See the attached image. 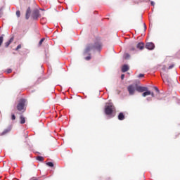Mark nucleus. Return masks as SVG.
Returning a JSON list of instances; mask_svg holds the SVG:
<instances>
[{"label":"nucleus","instance_id":"obj_5","mask_svg":"<svg viewBox=\"0 0 180 180\" xmlns=\"http://www.w3.org/2000/svg\"><path fill=\"white\" fill-rule=\"evenodd\" d=\"M32 17L33 18L34 20H37L39 18H40V11L38 9H35L32 11Z\"/></svg>","mask_w":180,"mask_h":180},{"label":"nucleus","instance_id":"obj_12","mask_svg":"<svg viewBox=\"0 0 180 180\" xmlns=\"http://www.w3.org/2000/svg\"><path fill=\"white\" fill-rule=\"evenodd\" d=\"M136 47L139 49V50H143V49H144V43L143 42H140L136 45Z\"/></svg>","mask_w":180,"mask_h":180},{"label":"nucleus","instance_id":"obj_21","mask_svg":"<svg viewBox=\"0 0 180 180\" xmlns=\"http://www.w3.org/2000/svg\"><path fill=\"white\" fill-rule=\"evenodd\" d=\"M45 39L44 38H42L39 42V46H41V44H43V41H44Z\"/></svg>","mask_w":180,"mask_h":180},{"label":"nucleus","instance_id":"obj_22","mask_svg":"<svg viewBox=\"0 0 180 180\" xmlns=\"http://www.w3.org/2000/svg\"><path fill=\"white\" fill-rule=\"evenodd\" d=\"M16 15L18 18H20V11H16Z\"/></svg>","mask_w":180,"mask_h":180},{"label":"nucleus","instance_id":"obj_27","mask_svg":"<svg viewBox=\"0 0 180 180\" xmlns=\"http://www.w3.org/2000/svg\"><path fill=\"white\" fill-rule=\"evenodd\" d=\"M130 58V54L125 53V58Z\"/></svg>","mask_w":180,"mask_h":180},{"label":"nucleus","instance_id":"obj_31","mask_svg":"<svg viewBox=\"0 0 180 180\" xmlns=\"http://www.w3.org/2000/svg\"><path fill=\"white\" fill-rule=\"evenodd\" d=\"M121 79H124V75H121Z\"/></svg>","mask_w":180,"mask_h":180},{"label":"nucleus","instance_id":"obj_32","mask_svg":"<svg viewBox=\"0 0 180 180\" xmlns=\"http://www.w3.org/2000/svg\"><path fill=\"white\" fill-rule=\"evenodd\" d=\"M150 95H151V96H152L153 98H154V96H155L154 93H153V92L151 93V92H150Z\"/></svg>","mask_w":180,"mask_h":180},{"label":"nucleus","instance_id":"obj_26","mask_svg":"<svg viewBox=\"0 0 180 180\" xmlns=\"http://www.w3.org/2000/svg\"><path fill=\"white\" fill-rule=\"evenodd\" d=\"M11 119L12 120H15L16 119V117L14 115V114H12Z\"/></svg>","mask_w":180,"mask_h":180},{"label":"nucleus","instance_id":"obj_9","mask_svg":"<svg viewBox=\"0 0 180 180\" xmlns=\"http://www.w3.org/2000/svg\"><path fill=\"white\" fill-rule=\"evenodd\" d=\"M11 130H12V128L8 127L6 129H4L3 131V132L1 134H0V136H5L6 134H8V133H9V131H11Z\"/></svg>","mask_w":180,"mask_h":180},{"label":"nucleus","instance_id":"obj_10","mask_svg":"<svg viewBox=\"0 0 180 180\" xmlns=\"http://www.w3.org/2000/svg\"><path fill=\"white\" fill-rule=\"evenodd\" d=\"M130 70V68L127 65H124L122 68V72H127Z\"/></svg>","mask_w":180,"mask_h":180},{"label":"nucleus","instance_id":"obj_8","mask_svg":"<svg viewBox=\"0 0 180 180\" xmlns=\"http://www.w3.org/2000/svg\"><path fill=\"white\" fill-rule=\"evenodd\" d=\"M136 91L137 92H146V91H148V88H147L146 86H139L136 87Z\"/></svg>","mask_w":180,"mask_h":180},{"label":"nucleus","instance_id":"obj_14","mask_svg":"<svg viewBox=\"0 0 180 180\" xmlns=\"http://www.w3.org/2000/svg\"><path fill=\"white\" fill-rule=\"evenodd\" d=\"M148 95H151V91L148 90L145 91V92L142 94V96H143L144 98H146V96H148Z\"/></svg>","mask_w":180,"mask_h":180},{"label":"nucleus","instance_id":"obj_18","mask_svg":"<svg viewBox=\"0 0 180 180\" xmlns=\"http://www.w3.org/2000/svg\"><path fill=\"white\" fill-rule=\"evenodd\" d=\"M46 165H48V167H54V164L51 162H47Z\"/></svg>","mask_w":180,"mask_h":180},{"label":"nucleus","instance_id":"obj_20","mask_svg":"<svg viewBox=\"0 0 180 180\" xmlns=\"http://www.w3.org/2000/svg\"><path fill=\"white\" fill-rule=\"evenodd\" d=\"M4 43V37H0V47L2 46Z\"/></svg>","mask_w":180,"mask_h":180},{"label":"nucleus","instance_id":"obj_17","mask_svg":"<svg viewBox=\"0 0 180 180\" xmlns=\"http://www.w3.org/2000/svg\"><path fill=\"white\" fill-rule=\"evenodd\" d=\"M37 161H40L41 162L44 161V158H43V156H38L37 157Z\"/></svg>","mask_w":180,"mask_h":180},{"label":"nucleus","instance_id":"obj_35","mask_svg":"<svg viewBox=\"0 0 180 180\" xmlns=\"http://www.w3.org/2000/svg\"><path fill=\"white\" fill-rule=\"evenodd\" d=\"M164 70H165V68H163Z\"/></svg>","mask_w":180,"mask_h":180},{"label":"nucleus","instance_id":"obj_7","mask_svg":"<svg viewBox=\"0 0 180 180\" xmlns=\"http://www.w3.org/2000/svg\"><path fill=\"white\" fill-rule=\"evenodd\" d=\"M155 47V46L153 42H148L146 44V49H148V50H154Z\"/></svg>","mask_w":180,"mask_h":180},{"label":"nucleus","instance_id":"obj_33","mask_svg":"<svg viewBox=\"0 0 180 180\" xmlns=\"http://www.w3.org/2000/svg\"><path fill=\"white\" fill-rule=\"evenodd\" d=\"M151 5H153V6H154V3H153V1H151Z\"/></svg>","mask_w":180,"mask_h":180},{"label":"nucleus","instance_id":"obj_23","mask_svg":"<svg viewBox=\"0 0 180 180\" xmlns=\"http://www.w3.org/2000/svg\"><path fill=\"white\" fill-rule=\"evenodd\" d=\"M175 67L174 64H172L171 65L169 66L168 70H172Z\"/></svg>","mask_w":180,"mask_h":180},{"label":"nucleus","instance_id":"obj_24","mask_svg":"<svg viewBox=\"0 0 180 180\" xmlns=\"http://www.w3.org/2000/svg\"><path fill=\"white\" fill-rule=\"evenodd\" d=\"M20 49H22V45L19 44L18 46H17L15 50L18 51Z\"/></svg>","mask_w":180,"mask_h":180},{"label":"nucleus","instance_id":"obj_13","mask_svg":"<svg viewBox=\"0 0 180 180\" xmlns=\"http://www.w3.org/2000/svg\"><path fill=\"white\" fill-rule=\"evenodd\" d=\"M118 119L120 120H124V119H125L124 114L123 112H120L118 115Z\"/></svg>","mask_w":180,"mask_h":180},{"label":"nucleus","instance_id":"obj_15","mask_svg":"<svg viewBox=\"0 0 180 180\" xmlns=\"http://www.w3.org/2000/svg\"><path fill=\"white\" fill-rule=\"evenodd\" d=\"M20 123L21 124H25V123H26V118H25V117H23L22 115H21L20 117Z\"/></svg>","mask_w":180,"mask_h":180},{"label":"nucleus","instance_id":"obj_34","mask_svg":"<svg viewBox=\"0 0 180 180\" xmlns=\"http://www.w3.org/2000/svg\"><path fill=\"white\" fill-rule=\"evenodd\" d=\"M144 27H145V29H146V24H144Z\"/></svg>","mask_w":180,"mask_h":180},{"label":"nucleus","instance_id":"obj_1","mask_svg":"<svg viewBox=\"0 0 180 180\" xmlns=\"http://www.w3.org/2000/svg\"><path fill=\"white\" fill-rule=\"evenodd\" d=\"M101 46L98 43L87 44L85 46L83 54L84 56H86V54H89V52L92 51V50H101Z\"/></svg>","mask_w":180,"mask_h":180},{"label":"nucleus","instance_id":"obj_19","mask_svg":"<svg viewBox=\"0 0 180 180\" xmlns=\"http://www.w3.org/2000/svg\"><path fill=\"white\" fill-rule=\"evenodd\" d=\"M89 55V56H86V58H84L85 60H86V61H89V60H91V53H87Z\"/></svg>","mask_w":180,"mask_h":180},{"label":"nucleus","instance_id":"obj_6","mask_svg":"<svg viewBox=\"0 0 180 180\" xmlns=\"http://www.w3.org/2000/svg\"><path fill=\"white\" fill-rule=\"evenodd\" d=\"M127 89L129 95H134V92L136 91V86H134V85H129L127 87Z\"/></svg>","mask_w":180,"mask_h":180},{"label":"nucleus","instance_id":"obj_4","mask_svg":"<svg viewBox=\"0 0 180 180\" xmlns=\"http://www.w3.org/2000/svg\"><path fill=\"white\" fill-rule=\"evenodd\" d=\"M162 79L163 82H167V85H172V80H171V78L168 77L167 75H161Z\"/></svg>","mask_w":180,"mask_h":180},{"label":"nucleus","instance_id":"obj_25","mask_svg":"<svg viewBox=\"0 0 180 180\" xmlns=\"http://www.w3.org/2000/svg\"><path fill=\"white\" fill-rule=\"evenodd\" d=\"M139 78H143L144 77V74H139L138 76Z\"/></svg>","mask_w":180,"mask_h":180},{"label":"nucleus","instance_id":"obj_16","mask_svg":"<svg viewBox=\"0 0 180 180\" xmlns=\"http://www.w3.org/2000/svg\"><path fill=\"white\" fill-rule=\"evenodd\" d=\"M30 16V8H28L26 12V16H25L26 19L27 20L29 19Z\"/></svg>","mask_w":180,"mask_h":180},{"label":"nucleus","instance_id":"obj_3","mask_svg":"<svg viewBox=\"0 0 180 180\" xmlns=\"http://www.w3.org/2000/svg\"><path fill=\"white\" fill-rule=\"evenodd\" d=\"M115 109V106L110 105H106L105 108V115L110 116V115H112L113 113V110Z\"/></svg>","mask_w":180,"mask_h":180},{"label":"nucleus","instance_id":"obj_11","mask_svg":"<svg viewBox=\"0 0 180 180\" xmlns=\"http://www.w3.org/2000/svg\"><path fill=\"white\" fill-rule=\"evenodd\" d=\"M14 37H12L9 41H8L7 42L5 43V47H9V46L11 45V43L13 42L14 40Z\"/></svg>","mask_w":180,"mask_h":180},{"label":"nucleus","instance_id":"obj_28","mask_svg":"<svg viewBox=\"0 0 180 180\" xmlns=\"http://www.w3.org/2000/svg\"><path fill=\"white\" fill-rule=\"evenodd\" d=\"M6 72L7 74H11V72H12V69H8Z\"/></svg>","mask_w":180,"mask_h":180},{"label":"nucleus","instance_id":"obj_29","mask_svg":"<svg viewBox=\"0 0 180 180\" xmlns=\"http://www.w3.org/2000/svg\"><path fill=\"white\" fill-rule=\"evenodd\" d=\"M130 51H136V48L134 47L131 48Z\"/></svg>","mask_w":180,"mask_h":180},{"label":"nucleus","instance_id":"obj_30","mask_svg":"<svg viewBox=\"0 0 180 180\" xmlns=\"http://www.w3.org/2000/svg\"><path fill=\"white\" fill-rule=\"evenodd\" d=\"M155 91H156V92L160 93V89H158L157 87H154Z\"/></svg>","mask_w":180,"mask_h":180},{"label":"nucleus","instance_id":"obj_2","mask_svg":"<svg viewBox=\"0 0 180 180\" xmlns=\"http://www.w3.org/2000/svg\"><path fill=\"white\" fill-rule=\"evenodd\" d=\"M26 105H27V101H26V99L21 98L19 101L18 104L17 105V110H18L19 112H22V110H26Z\"/></svg>","mask_w":180,"mask_h":180}]
</instances>
